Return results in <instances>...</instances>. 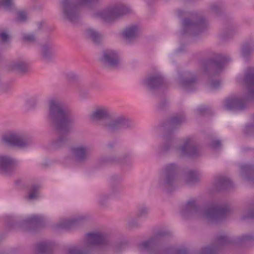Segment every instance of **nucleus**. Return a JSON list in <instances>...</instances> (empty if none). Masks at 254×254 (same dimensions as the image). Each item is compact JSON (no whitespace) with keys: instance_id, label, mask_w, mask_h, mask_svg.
Wrapping results in <instances>:
<instances>
[{"instance_id":"7","label":"nucleus","mask_w":254,"mask_h":254,"mask_svg":"<svg viewBox=\"0 0 254 254\" xmlns=\"http://www.w3.org/2000/svg\"><path fill=\"white\" fill-rule=\"evenodd\" d=\"M102 60L110 65L115 66L119 61L118 53L113 50H106L103 54Z\"/></svg>"},{"instance_id":"23","label":"nucleus","mask_w":254,"mask_h":254,"mask_svg":"<svg viewBox=\"0 0 254 254\" xmlns=\"http://www.w3.org/2000/svg\"><path fill=\"white\" fill-rule=\"evenodd\" d=\"M13 5V0H0V7L10 9Z\"/></svg>"},{"instance_id":"9","label":"nucleus","mask_w":254,"mask_h":254,"mask_svg":"<svg viewBox=\"0 0 254 254\" xmlns=\"http://www.w3.org/2000/svg\"><path fill=\"white\" fill-rule=\"evenodd\" d=\"M14 160L5 154H0V171L7 173L10 170L14 165Z\"/></svg>"},{"instance_id":"28","label":"nucleus","mask_w":254,"mask_h":254,"mask_svg":"<svg viewBox=\"0 0 254 254\" xmlns=\"http://www.w3.org/2000/svg\"><path fill=\"white\" fill-rule=\"evenodd\" d=\"M226 59L223 58H221L219 61L214 63L215 66L218 68H221L222 65L226 63Z\"/></svg>"},{"instance_id":"39","label":"nucleus","mask_w":254,"mask_h":254,"mask_svg":"<svg viewBox=\"0 0 254 254\" xmlns=\"http://www.w3.org/2000/svg\"><path fill=\"white\" fill-rule=\"evenodd\" d=\"M47 50H49V49L48 48H47L46 47H43V54L45 56H46V51Z\"/></svg>"},{"instance_id":"30","label":"nucleus","mask_w":254,"mask_h":254,"mask_svg":"<svg viewBox=\"0 0 254 254\" xmlns=\"http://www.w3.org/2000/svg\"><path fill=\"white\" fill-rule=\"evenodd\" d=\"M27 15L26 13L23 11H19L18 12V19L20 21H23L26 19Z\"/></svg>"},{"instance_id":"42","label":"nucleus","mask_w":254,"mask_h":254,"mask_svg":"<svg viewBox=\"0 0 254 254\" xmlns=\"http://www.w3.org/2000/svg\"><path fill=\"white\" fill-rule=\"evenodd\" d=\"M247 127L248 128H252V127H253V125H249L247 126Z\"/></svg>"},{"instance_id":"36","label":"nucleus","mask_w":254,"mask_h":254,"mask_svg":"<svg viewBox=\"0 0 254 254\" xmlns=\"http://www.w3.org/2000/svg\"><path fill=\"white\" fill-rule=\"evenodd\" d=\"M213 250L211 248H205L203 250V253L204 254H212Z\"/></svg>"},{"instance_id":"41","label":"nucleus","mask_w":254,"mask_h":254,"mask_svg":"<svg viewBox=\"0 0 254 254\" xmlns=\"http://www.w3.org/2000/svg\"><path fill=\"white\" fill-rule=\"evenodd\" d=\"M180 121V120L177 118H174L172 119V122L173 123H178Z\"/></svg>"},{"instance_id":"17","label":"nucleus","mask_w":254,"mask_h":254,"mask_svg":"<svg viewBox=\"0 0 254 254\" xmlns=\"http://www.w3.org/2000/svg\"><path fill=\"white\" fill-rule=\"evenodd\" d=\"M139 248L144 250H149L155 248L156 243L154 239H150L142 242L139 245Z\"/></svg>"},{"instance_id":"8","label":"nucleus","mask_w":254,"mask_h":254,"mask_svg":"<svg viewBox=\"0 0 254 254\" xmlns=\"http://www.w3.org/2000/svg\"><path fill=\"white\" fill-rule=\"evenodd\" d=\"M86 237L89 244L93 245L104 244L106 240V236L100 232L88 233Z\"/></svg>"},{"instance_id":"15","label":"nucleus","mask_w":254,"mask_h":254,"mask_svg":"<svg viewBox=\"0 0 254 254\" xmlns=\"http://www.w3.org/2000/svg\"><path fill=\"white\" fill-rule=\"evenodd\" d=\"M80 219V217H76L72 219H64L60 223L58 227L63 229H69L75 226Z\"/></svg>"},{"instance_id":"1","label":"nucleus","mask_w":254,"mask_h":254,"mask_svg":"<svg viewBox=\"0 0 254 254\" xmlns=\"http://www.w3.org/2000/svg\"><path fill=\"white\" fill-rule=\"evenodd\" d=\"M239 82H242L247 85L249 93L242 96H232L226 98L224 101V108L229 110H242L247 105L248 101L254 98V68L248 69L244 76L239 75L237 77Z\"/></svg>"},{"instance_id":"32","label":"nucleus","mask_w":254,"mask_h":254,"mask_svg":"<svg viewBox=\"0 0 254 254\" xmlns=\"http://www.w3.org/2000/svg\"><path fill=\"white\" fill-rule=\"evenodd\" d=\"M188 251L184 248L178 249L174 250L173 254H187Z\"/></svg>"},{"instance_id":"35","label":"nucleus","mask_w":254,"mask_h":254,"mask_svg":"<svg viewBox=\"0 0 254 254\" xmlns=\"http://www.w3.org/2000/svg\"><path fill=\"white\" fill-rule=\"evenodd\" d=\"M220 145H221V142L218 140L213 141L211 144L212 147L214 149L218 148L220 146Z\"/></svg>"},{"instance_id":"12","label":"nucleus","mask_w":254,"mask_h":254,"mask_svg":"<svg viewBox=\"0 0 254 254\" xmlns=\"http://www.w3.org/2000/svg\"><path fill=\"white\" fill-rule=\"evenodd\" d=\"M163 81V78L160 74L152 76L145 80V83L151 88L159 86Z\"/></svg>"},{"instance_id":"6","label":"nucleus","mask_w":254,"mask_h":254,"mask_svg":"<svg viewBox=\"0 0 254 254\" xmlns=\"http://www.w3.org/2000/svg\"><path fill=\"white\" fill-rule=\"evenodd\" d=\"M228 211L227 206H211L201 212L202 215L208 218H217L223 216Z\"/></svg>"},{"instance_id":"5","label":"nucleus","mask_w":254,"mask_h":254,"mask_svg":"<svg viewBox=\"0 0 254 254\" xmlns=\"http://www.w3.org/2000/svg\"><path fill=\"white\" fill-rule=\"evenodd\" d=\"M127 9L123 6L107 8L98 13V16L106 21H110L126 13Z\"/></svg>"},{"instance_id":"20","label":"nucleus","mask_w":254,"mask_h":254,"mask_svg":"<svg viewBox=\"0 0 254 254\" xmlns=\"http://www.w3.org/2000/svg\"><path fill=\"white\" fill-rule=\"evenodd\" d=\"M43 220V218L39 215H33L30 216L26 220L27 223L33 224L35 225H39Z\"/></svg>"},{"instance_id":"24","label":"nucleus","mask_w":254,"mask_h":254,"mask_svg":"<svg viewBox=\"0 0 254 254\" xmlns=\"http://www.w3.org/2000/svg\"><path fill=\"white\" fill-rule=\"evenodd\" d=\"M201 22V20L197 21V22H194L189 19H185L184 20L183 25L184 28H186L194 25H200Z\"/></svg>"},{"instance_id":"11","label":"nucleus","mask_w":254,"mask_h":254,"mask_svg":"<svg viewBox=\"0 0 254 254\" xmlns=\"http://www.w3.org/2000/svg\"><path fill=\"white\" fill-rule=\"evenodd\" d=\"M127 121L122 117H119L110 121L106 125V127L111 130H114L117 128L124 127L126 126Z\"/></svg>"},{"instance_id":"29","label":"nucleus","mask_w":254,"mask_h":254,"mask_svg":"<svg viewBox=\"0 0 254 254\" xmlns=\"http://www.w3.org/2000/svg\"><path fill=\"white\" fill-rule=\"evenodd\" d=\"M23 39L25 40V41H29V42H32L35 39V36L34 35L32 34V33H30V34H25L24 37H23Z\"/></svg>"},{"instance_id":"26","label":"nucleus","mask_w":254,"mask_h":254,"mask_svg":"<svg viewBox=\"0 0 254 254\" xmlns=\"http://www.w3.org/2000/svg\"><path fill=\"white\" fill-rule=\"evenodd\" d=\"M25 67V63L23 62H17L14 63L12 67L14 69H16L20 71H23Z\"/></svg>"},{"instance_id":"16","label":"nucleus","mask_w":254,"mask_h":254,"mask_svg":"<svg viewBox=\"0 0 254 254\" xmlns=\"http://www.w3.org/2000/svg\"><path fill=\"white\" fill-rule=\"evenodd\" d=\"M72 153L76 159L81 160L84 159L87 154L86 149L83 147H78L72 149Z\"/></svg>"},{"instance_id":"40","label":"nucleus","mask_w":254,"mask_h":254,"mask_svg":"<svg viewBox=\"0 0 254 254\" xmlns=\"http://www.w3.org/2000/svg\"><path fill=\"white\" fill-rule=\"evenodd\" d=\"M170 251H171L170 249L163 250L161 251V253L164 254L165 253H167L170 252Z\"/></svg>"},{"instance_id":"14","label":"nucleus","mask_w":254,"mask_h":254,"mask_svg":"<svg viewBox=\"0 0 254 254\" xmlns=\"http://www.w3.org/2000/svg\"><path fill=\"white\" fill-rule=\"evenodd\" d=\"M108 115V110L106 108H101L97 109L96 111L93 112L90 118L92 120H98L103 119Z\"/></svg>"},{"instance_id":"21","label":"nucleus","mask_w":254,"mask_h":254,"mask_svg":"<svg viewBox=\"0 0 254 254\" xmlns=\"http://www.w3.org/2000/svg\"><path fill=\"white\" fill-rule=\"evenodd\" d=\"M39 196V188L38 186H33L30 188L27 198L29 200H33Z\"/></svg>"},{"instance_id":"18","label":"nucleus","mask_w":254,"mask_h":254,"mask_svg":"<svg viewBox=\"0 0 254 254\" xmlns=\"http://www.w3.org/2000/svg\"><path fill=\"white\" fill-rule=\"evenodd\" d=\"M176 169V166L174 164L168 165L166 169L167 174V181L169 182L170 179L174 176L175 172Z\"/></svg>"},{"instance_id":"31","label":"nucleus","mask_w":254,"mask_h":254,"mask_svg":"<svg viewBox=\"0 0 254 254\" xmlns=\"http://www.w3.org/2000/svg\"><path fill=\"white\" fill-rule=\"evenodd\" d=\"M250 50H251V48L249 45H243L242 48V50H241L242 55L243 56H245L247 53H249Z\"/></svg>"},{"instance_id":"43","label":"nucleus","mask_w":254,"mask_h":254,"mask_svg":"<svg viewBox=\"0 0 254 254\" xmlns=\"http://www.w3.org/2000/svg\"><path fill=\"white\" fill-rule=\"evenodd\" d=\"M190 175L193 176L195 175V173L193 172H191L190 173Z\"/></svg>"},{"instance_id":"3","label":"nucleus","mask_w":254,"mask_h":254,"mask_svg":"<svg viewBox=\"0 0 254 254\" xmlns=\"http://www.w3.org/2000/svg\"><path fill=\"white\" fill-rule=\"evenodd\" d=\"M94 0H61L63 14L66 18L73 21L78 16V6L88 4Z\"/></svg>"},{"instance_id":"33","label":"nucleus","mask_w":254,"mask_h":254,"mask_svg":"<svg viewBox=\"0 0 254 254\" xmlns=\"http://www.w3.org/2000/svg\"><path fill=\"white\" fill-rule=\"evenodd\" d=\"M81 252L76 248H72L68 250V254H80Z\"/></svg>"},{"instance_id":"19","label":"nucleus","mask_w":254,"mask_h":254,"mask_svg":"<svg viewBox=\"0 0 254 254\" xmlns=\"http://www.w3.org/2000/svg\"><path fill=\"white\" fill-rule=\"evenodd\" d=\"M50 248V244L48 242H42L37 246V250L40 254H44L47 253Z\"/></svg>"},{"instance_id":"27","label":"nucleus","mask_w":254,"mask_h":254,"mask_svg":"<svg viewBox=\"0 0 254 254\" xmlns=\"http://www.w3.org/2000/svg\"><path fill=\"white\" fill-rule=\"evenodd\" d=\"M9 38V36L5 31L0 32V39L3 42H6Z\"/></svg>"},{"instance_id":"22","label":"nucleus","mask_w":254,"mask_h":254,"mask_svg":"<svg viewBox=\"0 0 254 254\" xmlns=\"http://www.w3.org/2000/svg\"><path fill=\"white\" fill-rule=\"evenodd\" d=\"M86 35L95 42H97L100 37V34L91 28L86 31Z\"/></svg>"},{"instance_id":"10","label":"nucleus","mask_w":254,"mask_h":254,"mask_svg":"<svg viewBox=\"0 0 254 254\" xmlns=\"http://www.w3.org/2000/svg\"><path fill=\"white\" fill-rule=\"evenodd\" d=\"M181 151L184 154L193 156L197 154V147L191 139H187L181 148Z\"/></svg>"},{"instance_id":"44","label":"nucleus","mask_w":254,"mask_h":254,"mask_svg":"<svg viewBox=\"0 0 254 254\" xmlns=\"http://www.w3.org/2000/svg\"><path fill=\"white\" fill-rule=\"evenodd\" d=\"M251 216L254 217V215H253Z\"/></svg>"},{"instance_id":"25","label":"nucleus","mask_w":254,"mask_h":254,"mask_svg":"<svg viewBox=\"0 0 254 254\" xmlns=\"http://www.w3.org/2000/svg\"><path fill=\"white\" fill-rule=\"evenodd\" d=\"M186 208L187 210H197L198 207L194 200H191L186 203Z\"/></svg>"},{"instance_id":"38","label":"nucleus","mask_w":254,"mask_h":254,"mask_svg":"<svg viewBox=\"0 0 254 254\" xmlns=\"http://www.w3.org/2000/svg\"><path fill=\"white\" fill-rule=\"evenodd\" d=\"M227 239V237L225 236H222L219 238V240L221 241H225Z\"/></svg>"},{"instance_id":"2","label":"nucleus","mask_w":254,"mask_h":254,"mask_svg":"<svg viewBox=\"0 0 254 254\" xmlns=\"http://www.w3.org/2000/svg\"><path fill=\"white\" fill-rule=\"evenodd\" d=\"M48 117L61 132L67 131L71 126V120L68 112L57 99L49 100Z\"/></svg>"},{"instance_id":"37","label":"nucleus","mask_w":254,"mask_h":254,"mask_svg":"<svg viewBox=\"0 0 254 254\" xmlns=\"http://www.w3.org/2000/svg\"><path fill=\"white\" fill-rule=\"evenodd\" d=\"M220 85V82L218 80L213 81L211 83V86L213 88H216Z\"/></svg>"},{"instance_id":"34","label":"nucleus","mask_w":254,"mask_h":254,"mask_svg":"<svg viewBox=\"0 0 254 254\" xmlns=\"http://www.w3.org/2000/svg\"><path fill=\"white\" fill-rule=\"evenodd\" d=\"M195 79L194 78H192L190 79H187V80H183L182 81V83L185 86H188L190 85L191 83H192Z\"/></svg>"},{"instance_id":"13","label":"nucleus","mask_w":254,"mask_h":254,"mask_svg":"<svg viewBox=\"0 0 254 254\" xmlns=\"http://www.w3.org/2000/svg\"><path fill=\"white\" fill-rule=\"evenodd\" d=\"M139 31L138 27L136 25H131L126 28L123 32V36L126 39H131L135 37Z\"/></svg>"},{"instance_id":"4","label":"nucleus","mask_w":254,"mask_h":254,"mask_svg":"<svg viewBox=\"0 0 254 254\" xmlns=\"http://www.w3.org/2000/svg\"><path fill=\"white\" fill-rule=\"evenodd\" d=\"M3 141L9 145L23 147L28 144L25 135L14 132H9L4 134L2 137Z\"/></svg>"}]
</instances>
